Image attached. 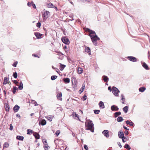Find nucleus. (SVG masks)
Segmentation results:
<instances>
[{
    "label": "nucleus",
    "mask_w": 150,
    "mask_h": 150,
    "mask_svg": "<svg viewBox=\"0 0 150 150\" xmlns=\"http://www.w3.org/2000/svg\"><path fill=\"white\" fill-rule=\"evenodd\" d=\"M86 30L88 32L89 36L90 37L93 44L95 46L96 45L98 44L97 41L100 40V38L98 37L94 31L91 30L88 28H87Z\"/></svg>",
    "instance_id": "f257e3e1"
},
{
    "label": "nucleus",
    "mask_w": 150,
    "mask_h": 150,
    "mask_svg": "<svg viewBox=\"0 0 150 150\" xmlns=\"http://www.w3.org/2000/svg\"><path fill=\"white\" fill-rule=\"evenodd\" d=\"M86 130H90L92 132H94V124L92 121H90L88 122L87 125H86Z\"/></svg>",
    "instance_id": "f03ea898"
},
{
    "label": "nucleus",
    "mask_w": 150,
    "mask_h": 150,
    "mask_svg": "<svg viewBox=\"0 0 150 150\" xmlns=\"http://www.w3.org/2000/svg\"><path fill=\"white\" fill-rule=\"evenodd\" d=\"M112 93L116 96H119L118 93L120 92V91L117 88L113 86L112 89Z\"/></svg>",
    "instance_id": "7ed1b4c3"
},
{
    "label": "nucleus",
    "mask_w": 150,
    "mask_h": 150,
    "mask_svg": "<svg viewBox=\"0 0 150 150\" xmlns=\"http://www.w3.org/2000/svg\"><path fill=\"white\" fill-rule=\"evenodd\" d=\"M42 142L44 144L43 147L45 150L48 149V148H49L50 147L47 144V142L46 139H43Z\"/></svg>",
    "instance_id": "20e7f679"
},
{
    "label": "nucleus",
    "mask_w": 150,
    "mask_h": 150,
    "mask_svg": "<svg viewBox=\"0 0 150 150\" xmlns=\"http://www.w3.org/2000/svg\"><path fill=\"white\" fill-rule=\"evenodd\" d=\"M62 40L63 43L66 44H68L70 43L69 39L65 37H62Z\"/></svg>",
    "instance_id": "39448f33"
},
{
    "label": "nucleus",
    "mask_w": 150,
    "mask_h": 150,
    "mask_svg": "<svg viewBox=\"0 0 150 150\" xmlns=\"http://www.w3.org/2000/svg\"><path fill=\"white\" fill-rule=\"evenodd\" d=\"M126 58L131 61L135 62L137 61V59L133 56H128Z\"/></svg>",
    "instance_id": "423d86ee"
},
{
    "label": "nucleus",
    "mask_w": 150,
    "mask_h": 150,
    "mask_svg": "<svg viewBox=\"0 0 150 150\" xmlns=\"http://www.w3.org/2000/svg\"><path fill=\"white\" fill-rule=\"evenodd\" d=\"M49 13L50 12L49 11H45V12H44L42 16L43 17L44 21L46 20L48 18V15L49 14Z\"/></svg>",
    "instance_id": "0eeeda50"
},
{
    "label": "nucleus",
    "mask_w": 150,
    "mask_h": 150,
    "mask_svg": "<svg viewBox=\"0 0 150 150\" xmlns=\"http://www.w3.org/2000/svg\"><path fill=\"white\" fill-rule=\"evenodd\" d=\"M119 109L117 106L115 105H112L111 107V109L112 111H118Z\"/></svg>",
    "instance_id": "6e6552de"
},
{
    "label": "nucleus",
    "mask_w": 150,
    "mask_h": 150,
    "mask_svg": "<svg viewBox=\"0 0 150 150\" xmlns=\"http://www.w3.org/2000/svg\"><path fill=\"white\" fill-rule=\"evenodd\" d=\"M108 133L109 132L108 130H105L102 132V134L107 138L109 137V134Z\"/></svg>",
    "instance_id": "1a4fd4ad"
},
{
    "label": "nucleus",
    "mask_w": 150,
    "mask_h": 150,
    "mask_svg": "<svg viewBox=\"0 0 150 150\" xmlns=\"http://www.w3.org/2000/svg\"><path fill=\"white\" fill-rule=\"evenodd\" d=\"M20 108V107L19 106H18L17 105H15L13 108V110L14 112H17L18 111Z\"/></svg>",
    "instance_id": "9d476101"
},
{
    "label": "nucleus",
    "mask_w": 150,
    "mask_h": 150,
    "mask_svg": "<svg viewBox=\"0 0 150 150\" xmlns=\"http://www.w3.org/2000/svg\"><path fill=\"white\" fill-rule=\"evenodd\" d=\"M102 78L104 82H107L109 80V78L105 75H103Z\"/></svg>",
    "instance_id": "9b49d317"
},
{
    "label": "nucleus",
    "mask_w": 150,
    "mask_h": 150,
    "mask_svg": "<svg viewBox=\"0 0 150 150\" xmlns=\"http://www.w3.org/2000/svg\"><path fill=\"white\" fill-rule=\"evenodd\" d=\"M85 51L88 53L89 55L91 54V50L89 47H86L85 49Z\"/></svg>",
    "instance_id": "f8f14e48"
},
{
    "label": "nucleus",
    "mask_w": 150,
    "mask_h": 150,
    "mask_svg": "<svg viewBox=\"0 0 150 150\" xmlns=\"http://www.w3.org/2000/svg\"><path fill=\"white\" fill-rule=\"evenodd\" d=\"M142 66L146 70H149V69L148 65L144 62L142 63Z\"/></svg>",
    "instance_id": "ddd939ff"
},
{
    "label": "nucleus",
    "mask_w": 150,
    "mask_h": 150,
    "mask_svg": "<svg viewBox=\"0 0 150 150\" xmlns=\"http://www.w3.org/2000/svg\"><path fill=\"white\" fill-rule=\"evenodd\" d=\"M100 108L103 109L105 108L104 103L102 101H100L98 104Z\"/></svg>",
    "instance_id": "4468645a"
},
{
    "label": "nucleus",
    "mask_w": 150,
    "mask_h": 150,
    "mask_svg": "<svg viewBox=\"0 0 150 150\" xmlns=\"http://www.w3.org/2000/svg\"><path fill=\"white\" fill-rule=\"evenodd\" d=\"M46 124V120L44 119L42 120L41 121L39 122V124L40 125H41L42 126H43L45 125Z\"/></svg>",
    "instance_id": "2eb2a0df"
},
{
    "label": "nucleus",
    "mask_w": 150,
    "mask_h": 150,
    "mask_svg": "<svg viewBox=\"0 0 150 150\" xmlns=\"http://www.w3.org/2000/svg\"><path fill=\"white\" fill-rule=\"evenodd\" d=\"M35 35L36 37L38 39H40L41 38L42 34L38 33H35Z\"/></svg>",
    "instance_id": "dca6fc26"
},
{
    "label": "nucleus",
    "mask_w": 150,
    "mask_h": 150,
    "mask_svg": "<svg viewBox=\"0 0 150 150\" xmlns=\"http://www.w3.org/2000/svg\"><path fill=\"white\" fill-rule=\"evenodd\" d=\"M62 93L61 92L60 93H57V99L59 100H62Z\"/></svg>",
    "instance_id": "f3484780"
},
{
    "label": "nucleus",
    "mask_w": 150,
    "mask_h": 150,
    "mask_svg": "<svg viewBox=\"0 0 150 150\" xmlns=\"http://www.w3.org/2000/svg\"><path fill=\"white\" fill-rule=\"evenodd\" d=\"M126 123L127 125H129L130 126H133L134 124L131 121H129V120H127L126 121Z\"/></svg>",
    "instance_id": "a211bd4d"
},
{
    "label": "nucleus",
    "mask_w": 150,
    "mask_h": 150,
    "mask_svg": "<svg viewBox=\"0 0 150 150\" xmlns=\"http://www.w3.org/2000/svg\"><path fill=\"white\" fill-rule=\"evenodd\" d=\"M23 88V83L21 81L18 87V89L19 90H22Z\"/></svg>",
    "instance_id": "6ab92c4d"
},
{
    "label": "nucleus",
    "mask_w": 150,
    "mask_h": 150,
    "mask_svg": "<svg viewBox=\"0 0 150 150\" xmlns=\"http://www.w3.org/2000/svg\"><path fill=\"white\" fill-rule=\"evenodd\" d=\"M85 85L84 84H83L82 87L79 91V94H81L83 92L85 88Z\"/></svg>",
    "instance_id": "aec40b11"
},
{
    "label": "nucleus",
    "mask_w": 150,
    "mask_h": 150,
    "mask_svg": "<svg viewBox=\"0 0 150 150\" xmlns=\"http://www.w3.org/2000/svg\"><path fill=\"white\" fill-rule=\"evenodd\" d=\"M9 80V78L7 77H5L4 78V82L3 83V84L6 85L8 83V81Z\"/></svg>",
    "instance_id": "412c9836"
},
{
    "label": "nucleus",
    "mask_w": 150,
    "mask_h": 150,
    "mask_svg": "<svg viewBox=\"0 0 150 150\" xmlns=\"http://www.w3.org/2000/svg\"><path fill=\"white\" fill-rule=\"evenodd\" d=\"M128 108L129 107L127 106H126L123 108V110L125 113L127 112L128 110Z\"/></svg>",
    "instance_id": "4be33fe9"
},
{
    "label": "nucleus",
    "mask_w": 150,
    "mask_h": 150,
    "mask_svg": "<svg viewBox=\"0 0 150 150\" xmlns=\"http://www.w3.org/2000/svg\"><path fill=\"white\" fill-rule=\"evenodd\" d=\"M17 139L20 141H23L24 139V137L21 136H17L16 137Z\"/></svg>",
    "instance_id": "5701e85b"
},
{
    "label": "nucleus",
    "mask_w": 150,
    "mask_h": 150,
    "mask_svg": "<svg viewBox=\"0 0 150 150\" xmlns=\"http://www.w3.org/2000/svg\"><path fill=\"white\" fill-rule=\"evenodd\" d=\"M5 107L6 109V111H8L9 110V107L8 105L7 104H5Z\"/></svg>",
    "instance_id": "b1692460"
},
{
    "label": "nucleus",
    "mask_w": 150,
    "mask_h": 150,
    "mask_svg": "<svg viewBox=\"0 0 150 150\" xmlns=\"http://www.w3.org/2000/svg\"><path fill=\"white\" fill-rule=\"evenodd\" d=\"M121 114V112L119 111L116 112L114 113V116L115 117H117L118 116L120 115Z\"/></svg>",
    "instance_id": "393cba45"
},
{
    "label": "nucleus",
    "mask_w": 150,
    "mask_h": 150,
    "mask_svg": "<svg viewBox=\"0 0 150 150\" xmlns=\"http://www.w3.org/2000/svg\"><path fill=\"white\" fill-rule=\"evenodd\" d=\"M63 80L64 82L66 83H69L70 81L69 79L68 78L64 79Z\"/></svg>",
    "instance_id": "a878e982"
},
{
    "label": "nucleus",
    "mask_w": 150,
    "mask_h": 150,
    "mask_svg": "<svg viewBox=\"0 0 150 150\" xmlns=\"http://www.w3.org/2000/svg\"><path fill=\"white\" fill-rule=\"evenodd\" d=\"M145 89L146 88L144 86L140 87L139 89V92H143Z\"/></svg>",
    "instance_id": "bb28decb"
},
{
    "label": "nucleus",
    "mask_w": 150,
    "mask_h": 150,
    "mask_svg": "<svg viewBox=\"0 0 150 150\" xmlns=\"http://www.w3.org/2000/svg\"><path fill=\"white\" fill-rule=\"evenodd\" d=\"M33 135L36 139H38L40 138L39 134L36 132L35 134H33Z\"/></svg>",
    "instance_id": "cd10ccee"
},
{
    "label": "nucleus",
    "mask_w": 150,
    "mask_h": 150,
    "mask_svg": "<svg viewBox=\"0 0 150 150\" xmlns=\"http://www.w3.org/2000/svg\"><path fill=\"white\" fill-rule=\"evenodd\" d=\"M33 132L32 130L30 129H28L27 131V134L29 135L32 134L33 133Z\"/></svg>",
    "instance_id": "c85d7f7f"
},
{
    "label": "nucleus",
    "mask_w": 150,
    "mask_h": 150,
    "mask_svg": "<svg viewBox=\"0 0 150 150\" xmlns=\"http://www.w3.org/2000/svg\"><path fill=\"white\" fill-rule=\"evenodd\" d=\"M123 120V119L122 117L120 116L119 117L117 118V121L118 122H122Z\"/></svg>",
    "instance_id": "c756f323"
},
{
    "label": "nucleus",
    "mask_w": 150,
    "mask_h": 150,
    "mask_svg": "<svg viewBox=\"0 0 150 150\" xmlns=\"http://www.w3.org/2000/svg\"><path fill=\"white\" fill-rule=\"evenodd\" d=\"M124 148L127 149L128 150H129L131 149L130 147L128 144H125L124 146Z\"/></svg>",
    "instance_id": "7c9ffc66"
},
{
    "label": "nucleus",
    "mask_w": 150,
    "mask_h": 150,
    "mask_svg": "<svg viewBox=\"0 0 150 150\" xmlns=\"http://www.w3.org/2000/svg\"><path fill=\"white\" fill-rule=\"evenodd\" d=\"M66 66L65 65L62 64H60V70L61 71H62L64 68Z\"/></svg>",
    "instance_id": "2f4dec72"
},
{
    "label": "nucleus",
    "mask_w": 150,
    "mask_h": 150,
    "mask_svg": "<svg viewBox=\"0 0 150 150\" xmlns=\"http://www.w3.org/2000/svg\"><path fill=\"white\" fill-rule=\"evenodd\" d=\"M74 115H75L76 117H77V118L78 119L80 120H79V116L78 115V114H76L75 112H73L72 113L71 116L73 117H74Z\"/></svg>",
    "instance_id": "473e14b6"
},
{
    "label": "nucleus",
    "mask_w": 150,
    "mask_h": 150,
    "mask_svg": "<svg viewBox=\"0 0 150 150\" xmlns=\"http://www.w3.org/2000/svg\"><path fill=\"white\" fill-rule=\"evenodd\" d=\"M124 134L123 132H122L121 131H120L118 132V137L119 136H120V137H124Z\"/></svg>",
    "instance_id": "72a5a7b5"
},
{
    "label": "nucleus",
    "mask_w": 150,
    "mask_h": 150,
    "mask_svg": "<svg viewBox=\"0 0 150 150\" xmlns=\"http://www.w3.org/2000/svg\"><path fill=\"white\" fill-rule=\"evenodd\" d=\"M18 90V89L16 86H13V88L12 92L14 94L15 93L16 91Z\"/></svg>",
    "instance_id": "f704fd0d"
},
{
    "label": "nucleus",
    "mask_w": 150,
    "mask_h": 150,
    "mask_svg": "<svg viewBox=\"0 0 150 150\" xmlns=\"http://www.w3.org/2000/svg\"><path fill=\"white\" fill-rule=\"evenodd\" d=\"M119 138H121L122 139V142L124 143L126 142V141L125 140V139H127V138L125 137H120V136H119Z\"/></svg>",
    "instance_id": "c9c22d12"
},
{
    "label": "nucleus",
    "mask_w": 150,
    "mask_h": 150,
    "mask_svg": "<svg viewBox=\"0 0 150 150\" xmlns=\"http://www.w3.org/2000/svg\"><path fill=\"white\" fill-rule=\"evenodd\" d=\"M121 96L122 97L121 99L122 100V103L123 104H124V101H125V97L123 94H121Z\"/></svg>",
    "instance_id": "e433bc0d"
},
{
    "label": "nucleus",
    "mask_w": 150,
    "mask_h": 150,
    "mask_svg": "<svg viewBox=\"0 0 150 150\" xmlns=\"http://www.w3.org/2000/svg\"><path fill=\"white\" fill-rule=\"evenodd\" d=\"M47 6L48 8H53V5L51 3H49L47 4Z\"/></svg>",
    "instance_id": "4c0bfd02"
},
{
    "label": "nucleus",
    "mask_w": 150,
    "mask_h": 150,
    "mask_svg": "<svg viewBox=\"0 0 150 150\" xmlns=\"http://www.w3.org/2000/svg\"><path fill=\"white\" fill-rule=\"evenodd\" d=\"M57 76L56 75L52 76L51 77V79L52 80H54L57 78Z\"/></svg>",
    "instance_id": "58836bf2"
},
{
    "label": "nucleus",
    "mask_w": 150,
    "mask_h": 150,
    "mask_svg": "<svg viewBox=\"0 0 150 150\" xmlns=\"http://www.w3.org/2000/svg\"><path fill=\"white\" fill-rule=\"evenodd\" d=\"M4 148H8L9 146V144L7 142H5L3 145Z\"/></svg>",
    "instance_id": "ea45409f"
},
{
    "label": "nucleus",
    "mask_w": 150,
    "mask_h": 150,
    "mask_svg": "<svg viewBox=\"0 0 150 150\" xmlns=\"http://www.w3.org/2000/svg\"><path fill=\"white\" fill-rule=\"evenodd\" d=\"M83 69L81 68H79L78 69V72L79 74H81L83 72Z\"/></svg>",
    "instance_id": "a19ab883"
},
{
    "label": "nucleus",
    "mask_w": 150,
    "mask_h": 150,
    "mask_svg": "<svg viewBox=\"0 0 150 150\" xmlns=\"http://www.w3.org/2000/svg\"><path fill=\"white\" fill-rule=\"evenodd\" d=\"M94 113L96 114H98L100 112V110H94Z\"/></svg>",
    "instance_id": "79ce46f5"
},
{
    "label": "nucleus",
    "mask_w": 150,
    "mask_h": 150,
    "mask_svg": "<svg viewBox=\"0 0 150 150\" xmlns=\"http://www.w3.org/2000/svg\"><path fill=\"white\" fill-rule=\"evenodd\" d=\"M13 76L14 78L16 79L17 77V74L16 72H14L13 74Z\"/></svg>",
    "instance_id": "37998d69"
},
{
    "label": "nucleus",
    "mask_w": 150,
    "mask_h": 150,
    "mask_svg": "<svg viewBox=\"0 0 150 150\" xmlns=\"http://www.w3.org/2000/svg\"><path fill=\"white\" fill-rule=\"evenodd\" d=\"M87 98V96L85 94L83 97V100H85Z\"/></svg>",
    "instance_id": "c03bdc74"
},
{
    "label": "nucleus",
    "mask_w": 150,
    "mask_h": 150,
    "mask_svg": "<svg viewBox=\"0 0 150 150\" xmlns=\"http://www.w3.org/2000/svg\"><path fill=\"white\" fill-rule=\"evenodd\" d=\"M41 24L40 22H38L37 23L36 26L38 28H40L41 26Z\"/></svg>",
    "instance_id": "a18cd8bd"
},
{
    "label": "nucleus",
    "mask_w": 150,
    "mask_h": 150,
    "mask_svg": "<svg viewBox=\"0 0 150 150\" xmlns=\"http://www.w3.org/2000/svg\"><path fill=\"white\" fill-rule=\"evenodd\" d=\"M60 133V131L59 130H57L56 131L55 133V134H56L57 136V137L59 135Z\"/></svg>",
    "instance_id": "49530a36"
},
{
    "label": "nucleus",
    "mask_w": 150,
    "mask_h": 150,
    "mask_svg": "<svg viewBox=\"0 0 150 150\" xmlns=\"http://www.w3.org/2000/svg\"><path fill=\"white\" fill-rule=\"evenodd\" d=\"M52 68L53 69H54L57 72H58L59 71V69L57 68H54L53 66H52Z\"/></svg>",
    "instance_id": "de8ad7c7"
},
{
    "label": "nucleus",
    "mask_w": 150,
    "mask_h": 150,
    "mask_svg": "<svg viewBox=\"0 0 150 150\" xmlns=\"http://www.w3.org/2000/svg\"><path fill=\"white\" fill-rule=\"evenodd\" d=\"M17 63H18L17 62H14L13 63V65L14 67H16V65H17Z\"/></svg>",
    "instance_id": "09e8293b"
},
{
    "label": "nucleus",
    "mask_w": 150,
    "mask_h": 150,
    "mask_svg": "<svg viewBox=\"0 0 150 150\" xmlns=\"http://www.w3.org/2000/svg\"><path fill=\"white\" fill-rule=\"evenodd\" d=\"M47 119L48 120L50 121H52V118L51 117H47Z\"/></svg>",
    "instance_id": "8fccbe9b"
},
{
    "label": "nucleus",
    "mask_w": 150,
    "mask_h": 150,
    "mask_svg": "<svg viewBox=\"0 0 150 150\" xmlns=\"http://www.w3.org/2000/svg\"><path fill=\"white\" fill-rule=\"evenodd\" d=\"M13 126H12V124H10V125L9 129L10 130H12L13 129Z\"/></svg>",
    "instance_id": "3c124183"
},
{
    "label": "nucleus",
    "mask_w": 150,
    "mask_h": 150,
    "mask_svg": "<svg viewBox=\"0 0 150 150\" xmlns=\"http://www.w3.org/2000/svg\"><path fill=\"white\" fill-rule=\"evenodd\" d=\"M84 148L86 150H88V146H87V145H85L84 146Z\"/></svg>",
    "instance_id": "603ef678"
},
{
    "label": "nucleus",
    "mask_w": 150,
    "mask_h": 150,
    "mask_svg": "<svg viewBox=\"0 0 150 150\" xmlns=\"http://www.w3.org/2000/svg\"><path fill=\"white\" fill-rule=\"evenodd\" d=\"M32 6L34 8H36L35 4L32 2Z\"/></svg>",
    "instance_id": "864d4df0"
},
{
    "label": "nucleus",
    "mask_w": 150,
    "mask_h": 150,
    "mask_svg": "<svg viewBox=\"0 0 150 150\" xmlns=\"http://www.w3.org/2000/svg\"><path fill=\"white\" fill-rule=\"evenodd\" d=\"M32 4V2H28V3H27V5L28 6H31V4Z\"/></svg>",
    "instance_id": "5fc2aeb1"
},
{
    "label": "nucleus",
    "mask_w": 150,
    "mask_h": 150,
    "mask_svg": "<svg viewBox=\"0 0 150 150\" xmlns=\"http://www.w3.org/2000/svg\"><path fill=\"white\" fill-rule=\"evenodd\" d=\"M13 83L16 84H17L18 83H19L18 82V81L17 80H14L13 81Z\"/></svg>",
    "instance_id": "6e6d98bb"
},
{
    "label": "nucleus",
    "mask_w": 150,
    "mask_h": 150,
    "mask_svg": "<svg viewBox=\"0 0 150 150\" xmlns=\"http://www.w3.org/2000/svg\"><path fill=\"white\" fill-rule=\"evenodd\" d=\"M16 116L17 117H18L19 119H20L21 116L19 114H17L16 115Z\"/></svg>",
    "instance_id": "4d7b16f0"
},
{
    "label": "nucleus",
    "mask_w": 150,
    "mask_h": 150,
    "mask_svg": "<svg viewBox=\"0 0 150 150\" xmlns=\"http://www.w3.org/2000/svg\"><path fill=\"white\" fill-rule=\"evenodd\" d=\"M117 143V144L118 145V146H119L120 147V148H121L122 147V146L121 145V143H120V142H118Z\"/></svg>",
    "instance_id": "13d9d810"
},
{
    "label": "nucleus",
    "mask_w": 150,
    "mask_h": 150,
    "mask_svg": "<svg viewBox=\"0 0 150 150\" xmlns=\"http://www.w3.org/2000/svg\"><path fill=\"white\" fill-rule=\"evenodd\" d=\"M33 101H34L33 103L35 104V106H37V105H38V104L35 101V100H33Z\"/></svg>",
    "instance_id": "bf43d9fd"
},
{
    "label": "nucleus",
    "mask_w": 150,
    "mask_h": 150,
    "mask_svg": "<svg viewBox=\"0 0 150 150\" xmlns=\"http://www.w3.org/2000/svg\"><path fill=\"white\" fill-rule=\"evenodd\" d=\"M124 133L126 135H128L129 134L127 130L125 131L124 132Z\"/></svg>",
    "instance_id": "052dcab7"
},
{
    "label": "nucleus",
    "mask_w": 150,
    "mask_h": 150,
    "mask_svg": "<svg viewBox=\"0 0 150 150\" xmlns=\"http://www.w3.org/2000/svg\"><path fill=\"white\" fill-rule=\"evenodd\" d=\"M108 90L110 91H112L111 87L110 86H109L108 87Z\"/></svg>",
    "instance_id": "680f3d73"
},
{
    "label": "nucleus",
    "mask_w": 150,
    "mask_h": 150,
    "mask_svg": "<svg viewBox=\"0 0 150 150\" xmlns=\"http://www.w3.org/2000/svg\"><path fill=\"white\" fill-rule=\"evenodd\" d=\"M123 128L125 129H126L127 130H129V129L128 128H127V127H125V126H123Z\"/></svg>",
    "instance_id": "e2e57ef3"
},
{
    "label": "nucleus",
    "mask_w": 150,
    "mask_h": 150,
    "mask_svg": "<svg viewBox=\"0 0 150 150\" xmlns=\"http://www.w3.org/2000/svg\"><path fill=\"white\" fill-rule=\"evenodd\" d=\"M33 56H34L35 57H38V58H39V57L37 54H33Z\"/></svg>",
    "instance_id": "0e129e2a"
},
{
    "label": "nucleus",
    "mask_w": 150,
    "mask_h": 150,
    "mask_svg": "<svg viewBox=\"0 0 150 150\" xmlns=\"http://www.w3.org/2000/svg\"><path fill=\"white\" fill-rule=\"evenodd\" d=\"M4 96L5 97H6V93L5 91L4 90Z\"/></svg>",
    "instance_id": "69168bd1"
},
{
    "label": "nucleus",
    "mask_w": 150,
    "mask_h": 150,
    "mask_svg": "<svg viewBox=\"0 0 150 150\" xmlns=\"http://www.w3.org/2000/svg\"><path fill=\"white\" fill-rule=\"evenodd\" d=\"M58 140V139H56L54 140V142L56 144H57L56 141Z\"/></svg>",
    "instance_id": "338daca9"
},
{
    "label": "nucleus",
    "mask_w": 150,
    "mask_h": 150,
    "mask_svg": "<svg viewBox=\"0 0 150 150\" xmlns=\"http://www.w3.org/2000/svg\"><path fill=\"white\" fill-rule=\"evenodd\" d=\"M68 1L70 2V3L72 4V5H74V4H73V3L72 2V1H70L69 0H68Z\"/></svg>",
    "instance_id": "774afa93"
}]
</instances>
